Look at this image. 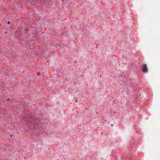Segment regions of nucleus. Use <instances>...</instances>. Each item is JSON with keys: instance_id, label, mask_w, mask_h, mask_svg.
I'll return each instance as SVG.
<instances>
[{"instance_id": "nucleus-2", "label": "nucleus", "mask_w": 160, "mask_h": 160, "mask_svg": "<svg viewBox=\"0 0 160 160\" xmlns=\"http://www.w3.org/2000/svg\"><path fill=\"white\" fill-rule=\"evenodd\" d=\"M37 75L38 76H40L41 75V74L39 72L37 73Z\"/></svg>"}, {"instance_id": "nucleus-3", "label": "nucleus", "mask_w": 160, "mask_h": 160, "mask_svg": "<svg viewBox=\"0 0 160 160\" xmlns=\"http://www.w3.org/2000/svg\"><path fill=\"white\" fill-rule=\"evenodd\" d=\"M10 23V22H8V24H9Z\"/></svg>"}, {"instance_id": "nucleus-1", "label": "nucleus", "mask_w": 160, "mask_h": 160, "mask_svg": "<svg viewBox=\"0 0 160 160\" xmlns=\"http://www.w3.org/2000/svg\"><path fill=\"white\" fill-rule=\"evenodd\" d=\"M142 70L143 72L146 73L148 71V69L146 64H144L142 66Z\"/></svg>"}]
</instances>
